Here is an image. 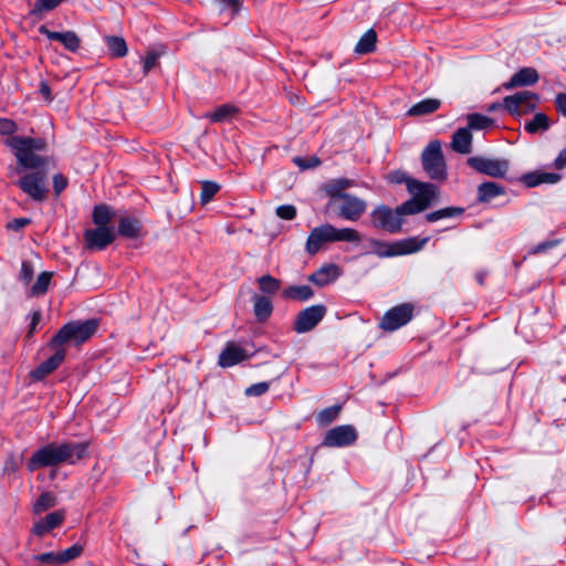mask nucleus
I'll return each instance as SVG.
<instances>
[{
	"mask_svg": "<svg viewBox=\"0 0 566 566\" xmlns=\"http://www.w3.org/2000/svg\"><path fill=\"white\" fill-rule=\"evenodd\" d=\"M85 453V446L82 443L48 444L36 452L28 461V469L35 471L45 467L57 465L63 462L74 463Z\"/></svg>",
	"mask_w": 566,
	"mask_h": 566,
	"instance_id": "obj_1",
	"label": "nucleus"
},
{
	"mask_svg": "<svg viewBox=\"0 0 566 566\" xmlns=\"http://www.w3.org/2000/svg\"><path fill=\"white\" fill-rule=\"evenodd\" d=\"M361 239V234L356 229H338L331 223H323L311 230L305 243V250L310 255H315L329 243H358Z\"/></svg>",
	"mask_w": 566,
	"mask_h": 566,
	"instance_id": "obj_2",
	"label": "nucleus"
},
{
	"mask_svg": "<svg viewBox=\"0 0 566 566\" xmlns=\"http://www.w3.org/2000/svg\"><path fill=\"white\" fill-rule=\"evenodd\" d=\"M6 145L12 148L19 164L25 168H39L45 164V159L34 154L43 150L46 143L42 138L12 136L6 140Z\"/></svg>",
	"mask_w": 566,
	"mask_h": 566,
	"instance_id": "obj_3",
	"label": "nucleus"
},
{
	"mask_svg": "<svg viewBox=\"0 0 566 566\" xmlns=\"http://www.w3.org/2000/svg\"><path fill=\"white\" fill-rule=\"evenodd\" d=\"M96 329L97 322L95 319L67 323L51 339L50 347L60 348L66 344L81 345L90 339Z\"/></svg>",
	"mask_w": 566,
	"mask_h": 566,
	"instance_id": "obj_4",
	"label": "nucleus"
},
{
	"mask_svg": "<svg viewBox=\"0 0 566 566\" xmlns=\"http://www.w3.org/2000/svg\"><path fill=\"white\" fill-rule=\"evenodd\" d=\"M423 170L431 179L443 180L447 178V164L442 153L441 142L431 140L421 154Z\"/></svg>",
	"mask_w": 566,
	"mask_h": 566,
	"instance_id": "obj_5",
	"label": "nucleus"
},
{
	"mask_svg": "<svg viewBox=\"0 0 566 566\" xmlns=\"http://www.w3.org/2000/svg\"><path fill=\"white\" fill-rule=\"evenodd\" d=\"M370 221L374 228L389 233H398L403 222L398 207L394 210L386 205H379L371 211Z\"/></svg>",
	"mask_w": 566,
	"mask_h": 566,
	"instance_id": "obj_6",
	"label": "nucleus"
},
{
	"mask_svg": "<svg viewBox=\"0 0 566 566\" xmlns=\"http://www.w3.org/2000/svg\"><path fill=\"white\" fill-rule=\"evenodd\" d=\"M332 200L338 202V216L349 221H357L366 211V202L346 192L332 195Z\"/></svg>",
	"mask_w": 566,
	"mask_h": 566,
	"instance_id": "obj_7",
	"label": "nucleus"
},
{
	"mask_svg": "<svg viewBox=\"0 0 566 566\" xmlns=\"http://www.w3.org/2000/svg\"><path fill=\"white\" fill-rule=\"evenodd\" d=\"M467 163L475 171L493 178H504L510 168V163L506 159H493L482 156L470 157Z\"/></svg>",
	"mask_w": 566,
	"mask_h": 566,
	"instance_id": "obj_8",
	"label": "nucleus"
},
{
	"mask_svg": "<svg viewBox=\"0 0 566 566\" xmlns=\"http://www.w3.org/2000/svg\"><path fill=\"white\" fill-rule=\"evenodd\" d=\"M413 315V306L405 303L389 310L380 322V327L385 331H396L406 325Z\"/></svg>",
	"mask_w": 566,
	"mask_h": 566,
	"instance_id": "obj_9",
	"label": "nucleus"
},
{
	"mask_svg": "<svg viewBox=\"0 0 566 566\" xmlns=\"http://www.w3.org/2000/svg\"><path fill=\"white\" fill-rule=\"evenodd\" d=\"M18 185L23 192L35 201H44L48 197L45 176L41 172L27 174L20 178Z\"/></svg>",
	"mask_w": 566,
	"mask_h": 566,
	"instance_id": "obj_10",
	"label": "nucleus"
},
{
	"mask_svg": "<svg viewBox=\"0 0 566 566\" xmlns=\"http://www.w3.org/2000/svg\"><path fill=\"white\" fill-rule=\"evenodd\" d=\"M326 306L313 305L301 311L294 322V329L302 334L312 331L325 316Z\"/></svg>",
	"mask_w": 566,
	"mask_h": 566,
	"instance_id": "obj_11",
	"label": "nucleus"
},
{
	"mask_svg": "<svg viewBox=\"0 0 566 566\" xmlns=\"http://www.w3.org/2000/svg\"><path fill=\"white\" fill-rule=\"evenodd\" d=\"M115 238V231L108 227L87 229L84 232L85 248L88 250H104Z\"/></svg>",
	"mask_w": 566,
	"mask_h": 566,
	"instance_id": "obj_12",
	"label": "nucleus"
},
{
	"mask_svg": "<svg viewBox=\"0 0 566 566\" xmlns=\"http://www.w3.org/2000/svg\"><path fill=\"white\" fill-rule=\"evenodd\" d=\"M357 439L356 429L353 426H337L328 430L324 437L323 444L326 447H346Z\"/></svg>",
	"mask_w": 566,
	"mask_h": 566,
	"instance_id": "obj_13",
	"label": "nucleus"
},
{
	"mask_svg": "<svg viewBox=\"0 0 566 566\" xmlns=\"http://www.w3.org/2000/svg\"><path fill=\"white\" fill-rule=\"evenodd\" d=\"M538 96L530 91L517 92L503 98V106L512 115H518L522 107L534 109L536 107Z\"/></svg>",
	"mask_w": 566,
	"mask_h": 566,
	"instance_id": "obj_14",
	"label": "nucleus"
},
{
	"mask_svg": "<svg viewBox=\"0 0 566 566\" xmlns=\"http://www.w3.org/2000/svg\"><path fill=\"white\" fill-rule=\"evenodd\" d=\"M407 189L420 205H426V209L438 197V188L432 184L421 182L416 179L406 180Z\"/></svg>",
	"mask_w": 566,
	"mask_h": 566,
	"instance_id": "obj_15",
	"label": "nucleus"
},
{
	"mask_svg": "<svg viewBox=\"0 0 566 566\" xmlns=\"http://www.w3.org/2000/svg\"><path fill=\"white\" fill-rule=\"evenodd\" d=\"M53 356L41 363L34 370L30 373V377L34 381L43 380L48 375L52 374L63 363L65 358V350L62 348H54Z\"/></svg>",
	"mask_w": 566,
	"mask_h": 566,
	"instance_id": "obj_16",
	"label": "nucleus"
},
{
	"mask_svg": "<svg viewBox=\"0 0 566 566\" xmlns=\"http://www.w3.org/2000/svg\"><path fill=\"white\" fill-rule=\"evenodd\" d=\"M39 32L46 35L50 40L62 43L71 52H76L80 49L81 39L74 31L55 32L49 30L45 25H41Z\"/></svg>",
	"mask_w": 566,
	"mask_h": 566,
	"instance_id": "obj_17",
	"label": "nucleus"
},
{
	"mask_svg": "<svg viewBox=\"0 0 566 566\" xmlns=\"http://www.w3.org/2000/svg\"><path fill=\"white\" fill-rule=\"evenodd\" d=\"M539 75L534 67H522L518 70L510 81L502 84L506 91L521 86H531L538 82Z\"/></svg>",
	"mask_w": 566,
	"mask_h": 566,
	"instance_id": "obj_18",
	"label": "nucleus"
},
{
	"mask_svg": "<svg viewBox=\"0 0 566 566\" xmlns=\"http://www.w3.org/2000/svg\"><path fill=\"white\" fill-rule=\"evenodd\" d=\"M248 357L249 355L244 348L230 342L219 355V365L221 367H231L243 361Z\"/></svg>",
	"mask_w": 566,
	"mask_h": 566,
	"instance_id": "obj_19",
	"label": "nucleus"
},
{
	"mask_svg": "<svg viewBox=\"0 0 566 566\" xmlns=\"http://www.w3.org/2000/svg\"><path fill=\"white\" fill-rule=\"evenodd\" d=\"M340 274L339 266L336 264H325L308 276V281L318 286H325L334 282Z\"/></svg>",
	"mask_w": 566,
	"mask_h": 566,
	"instance_id": "obj_20",
	"label": "nucleus"
},
{
	"mask_svg": "<svg viewBox=\"0 0 566 566\" xmlns=\"http://www.w3.org/2000/svg\"><path fill=\"white\" fill-rule=\"evenodd\" d=\"M451 148L459 154L472 151V134L469 128H459L452 136Z\"/></svg>",
	"mask_w": 566,
	"mask_h": 566,
	"instance_id": "obj_21",
	"label": "nucleus"
},
{
	"mask_svg": "<svg viewBox=\"0 0 566 566\" xmlns=\"http://www.w3.org/2000/svg\"><path fill=\"white\" fill-rule=\"evenodd\" d=\"M64 517L65 514L63 511L49 513L43 520L34 524L33 533L43 536L45 533L57 527L64 521Z\"/></svg>",
	"mask_w": 566,
	"mask_h": 566,
	"instance_id": "obj_22",
	"label": "nucleus"
},
{
	"mask_svg": "<svg viewBox=\"0 0 566 566\" xmlns=\"http://www.w3.org/2000/svg\"><path fill=\"white\" fill-rule=\"evenodd\" d=\"M429 241V238H408L400 241L395 242V256L411 254L420 251Z\"/></svg>",
	"mask_w": 566,
	"mask_h": 566,
	"instance_id": "obj_23",
	"label": "nucleus"
},
{
	"mask_svg": "<svg viewBox=\"0 0 566 566\" xmlns=\"http://www.w3.org/2000/svg\"><path fill=\"white\" fill-rule=\"evenodd\" d=\"M441 106V101L438 98H426L415 104L407 112L408 116L417 117L434 113Z\"/></svg>",
	"mask_w": 566,
	"mask_h": 566,
	"instance_id": "obj_24",
	"label": "nucleus"
},
{
	"mask_svg": "<svg viewBox=\"0 0 566 566\" xmlns=\"http://www.w3.org/2000/svg\"><path fill=\"white\" fill-rule=\"evenodd\" d=\"M118 233L128 239H137L142 233L140 222L134 218L123 217L119 219Z\"/></svg>",
	"mask_w": 566,
	"mask_h": 566,
	"instance_id": "obj_25",
	"label": "nucleus"
},
{
	"mask_svg": "<svg viewBox=\"0 0 566 566\" xmlns=\"http://www.w3.org/2000/svg\"><path fill=\"white\" fill-rule=\"evenodd\" d=\"M505 193V189L494 181L483 182L478 187V200L489 202Z\"/></svg>",
	"mask_w": 566,
	"mask_h": 566,
	"instance_id": "obj_26",
	"label": "nucleus"
},
{
	"mask_svg": "<svg viewBox=\"0 0 566 566\" xmlns=\"http://www.w3.org/2000/svg\"><path fill=\"white\" fill-rule=\"evenodd\" d=\"M314 295V292L310 285H291L284 289L282 296L284 298L305 302Z\"/></svg>",
	"mask_w": 566,
	"mask_h": 566,
	"instance_id": "obj_27",
	"label": "nucleus"
},
{
	"mask_svg": "<svg viewBox=\"0 0 566 566\" xmlns=\"http://www.w3.org/2000/svg\"><path fill=\"white\" fill-rule=\"evenodd\" d=\"M253 310L256 319L259 322H264L270 317L273 311V305L269 297L255 295L253 297Z\"/></svg>",
	"mask_w": 566,
	"mask_h": 566,
	"instance_id": "obj_28",
	"label": "nucleus"
},
{
	"mask_svg": "<svg viewBox=\"0 0 566 566\" xmlns=\"http://www.w3.org/2000/svg\"><path fill=\"white\" fill-rule=\"evenodd\" d=\"M104 40L113 57H123L127 54L128 49L124 38L107 35Z\"/></svg>",
	"mask_w": 566,
	"mask_h": 566,
	"instance_id": "obj_29",
	"label": "nucleus"
},
{
	"mask_svg": "<svg viewBox=\"0 0 566 566\" xmlns=\"http://www.w3.org/2000/svg\"><path fill=\"white\" fill-rule=\"evenodd\" d=\"M377 42V34L373 29L365 32L355 46V52L358 54H367L375 50Z\"/></svg>",
	"mask_w": 566,
	"mask_h": 566,
	"instance_id": "obj_30",
	"label": "nucleus"
},
{
	"mask_svg": "<svg viewBox=\"0 0 566 566\" xmlns=\"http://www.w3.org/2000/svg\"><path fill=\"white\" fill-rule=\"evenodd\" d=\"M238 113V108L231 104H223L218 106L212 113L206 115L212 123H222Z\"/></svg>",
	"mask_w": 566,
	"mask_h": 566,
	"instance_id": "obj_31",
	"label": "nucleus"
},
{
	"mask_svg": "<svg viewBox=\"0 0 566 566\" xmlns=\"http://www.w3.org/2000/svg\"><path fill=\"white\" fill-rule=\"evenodd\" d=\"M369 245L371 248V253L379 258L395 256V243L390 244L378 239H370Z\"/></svg>",
	"mask_w": 566,
	"mask_h": 566,
	"instance_id": "obj_32",
	"label": "nucleus"
},
{
	"mask_svg": "<svg viewBox=\"0 0 566 566\" xmlns=\"http://www.w3.org/2000/svg\"><path fill=\"white\" fill-rule=\"evenodd\" d=\"M549 126V118L544 113H536L532 120L525 125V130L530 134H536L539 130H547Z\"/></svg>",
	"mask_w": 566,
	"mask_h": 566,
	"instance_id": "obj_33",
	"label": "nucleus"
},
{
	"mask_svg": "<svg viewBox=\"0 0 566 566\" xmlns=\"http://www.w3.org/2000/svg\"><path fill=\"white\" fill-rule=\"evenodd\" d=\"M463 208L448 207L426 214L428 222H436L446 218H454L463 213Z\"/></svg>",
	"mask_w": 566,
	"mask_h": 566,
	"instance_id": "obj_34",
	"label": "nucleus"
},
{
	"mask_svg": "<svg viewBox=\"0 0 566 566\" xmlns=\"http://www.w3.org/2000/svg\"><path fill=\"white\" fill-rule=\"evenodd\" d=\"M56 497L52 492H43L33 505V511L36 514L43 513L46 510L55 506Z\"/></svg>",
	"mask_w": 566,
	"mask_h": 566,
	"instance_id": "obj_35",
	"label": "nucleus"
},
{
	"mask_svg": "<svg viewBox=\"0 0 566 566\" xmlns=\"http://www.w3.org/2000/svg\"><path fill=\"white\" fill-rule=\"evenodd\" d=\"M259 287L268 294L276 293L281 287V281L272 275H262L258 279Z\"/></svg>",
	"mask_w": 566,
	"mask_h": 566,
	"instance_id": "obj_36",
	"label": "nucleus"
},
{
	"mask_svg": "<svg viewBox=\"0 0 566 566\" xmlns=\"http://www.w3.org/2000/svg\"><path fill=\"white\" fill-rule=\"evenodd\" d=\"M113 217V212L106 206H96L93 211V221L97 227H107Z\"/></svg>",
	"mask_w": 566,
	"mask_h": 566,
	"instance_id": "obj_37",
	"label": "nucleus"
},
{
	"mask_svg": "<svg viewBox=\"0 0 566 566\" xmlns=\"http://www.w3.org/2000/svg\"><path fill=\"white\" fill-rule=\"evenodd\" d=\"M220 190V186L217 182L205 180L201 182L200 202L207 205Z\"/></svg>",
	"mask_w": 566,
	"mask_h": 566,
	"instance_id": "obj_38",
	"label": "nucleus"
},
{
	"mask_svg": "<svg viewBox=\"0 0 566 566\" xmlns=\"http://www.w3.org/2000/svg\"><path fill=\"white\" fill-rule=\"evenodd\" d=\"M340 406H332L316 415V421L321 426H327L332 423L339 415Z\"/></svg>",
	"mask_w": 566,
	"mask_h": 566,
	"instance_id": "obj_39",
	"label": "nucleus"
},
{
	"mask_svg": "<svg viewBox=\"0 0 566 566\" xmlns=\"http://www.w3.org/2000/svg\"><path fill=\"white\" fill-rule=\"evenodd\" d=\"M492 119L481 115L479 113H473L468 116V128L469 129H484L492 125Z\"/></svg>",
	"mask_w": 566,
	"mask_h": 566,
	"instance_id": "obj_40",
	"label": "nucleus"
},
{
	"mask_svg": "<svg viewBox=\"0 0 566 566\" xmlns=\"http://www.w3.org/2000/svg\"><path fill=\"white\" fill-rule=\"evenodd\" d=\"M52 279L51 272H42L38 279L36 282L31 287V292L33 295H42L48 291V287L50 285Z\"/></svg>",
	"mask_w": 566,
	"mask_h": 566,
	"instance_id": "obj_41",
	"label": "nucleus"
},
{
	"mask_svg": "<svg viewBox=\"0 0 566 566\" xmlns=\"http://www.w3.org/2000/svg\"><path fill=\"white\" fill-rule=\"evenodd\" d=\"M426 210V205H420L415 198H411L398 207L400 216L416 214Z\"/></svg>",
	"mask_w": 566,
	"mask_h": 566,
	"instance_id": "obj_42",
	"label": "nucleus"
},
{
	"mask_svg": "<svg viewBox=\"0 0 566 566\" xmlns=\"http://www.w3.org/2000/svg\"><path fill=\"white\" fill-rule=\"evenodd\" d=\"M83 552V546L80 544H74L71 547L59 553L61 564L67 563L70 560L78 557Z\"/></svg>",
	"mask_w": 566,
	"mask_h": 566,
	"instance_id": "obj_43",
	"label": "nucleus"
},
{
	"mask_svg": "<svg viewBox=\"0 0 566 566\" xmlns=\"http://www.w3.org/2000/svg\"><path fill=\"white\" fill-rule=\"evenodd\" d=\"M160 53L156 51H149L143 60L144 74H148L158 64Z\"/></svg>",
	"mask_w": 566,
	"mask_h": 566,
	"instance_id": "obj_44",
	"label": "nucleus"
},
{
	"mask_svg": "<svg viewBox=\"0 0 566 566\" xmlns=\"http://www.w3.org/2000/svg\"><path fill=\"white\" fill-rule=\"evenodd\" d=\"M270 388V382L262 381L258 384H253L250 387H248L244 391V394L249 397H259L264 395Z\"/></svg>",
	"mask_w": 566,
	"mask_h": 566,
	"instance_id": "obj_45",
	"label": "nucleus"
},
{
	"mask_svg": "<svg viewBox=\"0 0 566 566\" xmlns=\"http://www.w3.org/2000/svg\"><path fill=\"white\" fill-rule=\"evenodd\" d=\"M276 214L284 220H293L296 217V208L292 205H283L276 208Z\"/></svg>",
	"mask_w": 566,
	"mask_h": 566,
	"instance_id": "obj_46",
	"label": "nucleus"
},
{
	"mask_svg": "<svg viewBox=\"0 0 566 566\" xmlns=\"http://www.w3.org/2000/svg\"><path fill=\"white\" fill-rule=\"evenodd\" d=\"M63 0H36L34 12L50 11L56 8Z\"/></svg>",
	"mask_w": 566,
	"mask_h": 566,
	"instance_id": "obj_47",
	"label": "nucleus"
},
{
	"mask_svg": "<svg viewBox=\"0 0 566 566\" xmlns=\"http://www.w3.org/2000/svg\"><path fill=\"white\" fill-rule=\"evenodd\" d=\"M36 560L45 564L61 565L59 553H43L34 557Z\"/></svg>",
	"mask_w": 566,
	"mask_h": 566,
	"instance_id": "obj_48",
	"label": "nucleus"
},
{
	"mask_svg": "<svg viewBox=\"0 0 566 566\" xmlns=\"http://www.w3.org/2000/svg\"><path fill=\"white\" fill-rule=\"evenodd\" d=\"M17 124L8 118H0V134L12 135L17 132Z\"/></svg>",
	"mask_w": 566,
	"mask_h": 566,
	"instance_id": "obj_49",
	"label": "nucleus"
},
{
	"mask_svg": "<svg viewBox=\"0 0 566 566\" xmlns=\"http://www.w3.org/2000/svg\"><path fill=\"white\" fill-rule=\"evenodd\" d=\"M32 277H33V266H32L31 262L23 261L21 264L20 279L24 283L28 284L31 282Z\"/></svg>",
	"mask_w": 566,
	"mask_h": 566,
	"instance_id": "obj_50",
	"label": "nucleus"
},
{
	"mask_svg": "<svg viewBox=\"0 0 566 566\" xmlns=\"http://www.w3.org/2000/svg\"><path fill=\"white\" fill-rule=\"evenodd\" d=\"M67 186V179L61 175L57 174L53 177V188L56 196H59Z\"/></svg>",
	"mask_w": 566,
	"mask_h": 566,
	"instance_id": "obj_51",
	"label": "nucleus"
},
{
	"mask_svg": "<svg viewBox=\"0 0 566 566\" xmlns=\"http://www.w3.org/2000/svg\"><path fill=\"white\" fill-rule=\"evenodd\" d=\"M522 181L527 187H536V186L541 185L539 172H532V174L524 175L522 177Z\"/></svg>",
	"mask_w": 566,
	"mask_h": 566,
	"instance_id": "obj_52",
	"label": "nucleus"
},
{
	"mask_svg": "<svg viewBox=\"0 0 566 566\" xmlns=\"http://www.w3.org/2000/svg\"><path fill=\"white\" fill-rule=\"evenodd\" d=\"M557 243H558L557 240L542 242V243L535 245L534 248H532L531 253L537 254V253L545 252L548 249L554 248Z\"/></svg>",
	"mask_w": 566,
	"mask_h": 566,
	"instance_id": "obj_53",
	"label": "nucleus"
},
{
	"mask_svg": "<svg viewBox=\"0 0 566 566\" xmlns=\"http://www.w3.org/2000/svg\"><path fill=\"white\" fill-rule=\"evenodd\" d=\"M541 184H556L560 180L562 176L555 172H539Z\"/></svg>",
	"mask_w": 566,
	"mask_h": 566,
	"instance_id": "obj_54",
	"label": "nucleus"
},
{
	"mask_svg": "<svg viewBox=\"0 0 566 566\" xmlns=\"http://www.w3.org/2000/svg\"><path fill=\"white\" fill-rule=\"evenodd\" d=\"M555 106L557 111L566 117V93L557 94L555 98Z\"/></svg>",
	"mask_w": 566,
	"mask_h": 566,
	"instance_id": "obj_55",
	"label": "nucleus"
},
{
	"mask_svg": "<svg viewBox=\"0 0 566 566\" xmlns=\"http://www.w3.org/2000/svg\"><path fill=\"white\" fill-rule=\"evenodd\" d=\"M29 223L30 220L27 218L14 219L12 222L9 223V228H11L14 231H19Z\"/></svg>",
	"mask_w": 566,
	"mask_h": 566,
	"instance_id": "obj_56",
	"label": "nucleus"
},
{
	"mask_svg": "<svg viewBox=\"0 0 566 566\" xmlns=\"http://www.w3.org/2000/svg\"><path fill=\"white\" fill-rule=\"evenodd\" d=\"M41 321V313L40 312H34L32 314V321H31V324H30V329L28 332V337H31L33 335V333L35 332V328L38 326V324L40 323Z\"/></svg>",
	"mask_w": 566,
	"mask_h": 566,
	"instance_id": "obj_57",
	"label": "nucleus"
},
{
	"mask_svg": "<svg viewBox=\"0 0 566 566\" xmlns=\"http://www.w3.org/2000/svg\"><path fill=\"white\" fill-rule=\"evenodd\" d=\"M554 166L556 169H563L566 167V147L562 149V151L558 154L557 158L555 159Z\"/></svg>",
	"mask_w": 566,
	"mask_h": 566,
	"instance_id": "obj_58",
	"label": "nucleus"
},
{
	"mask_svg": "<svg viewBox=\"0 0 566 566\" xmlns=\"http://www.w3.org/2000/svg\"><path fill=\"white\" fill-rule=\"evenodd\" d=\"M40 93L48 102L53 99L51 88L46 83H41Z\"/></svg>",
	"mask_w": 566,
	"mask_h": 566,
	"instance_id": "obj_59",
	"label": "nucleus"
},
{
	"mask_svg": "<svg viewBox=\"0 0 566 566\" xmlns=\"http://www.w3.org/2000/svg\"><path fill=\"white\" fill-rule=\"evenodd\" d=\"M222 2H224L227 6L233 8V11L234 12H238L239 11V8H240V0H221Z\"/></svg>",
	"mask_w": 566,
	"mask_h": 566,
	"instance_id": "obj_60",
	"label": "nucleus"
},
{
	"mask_svg": "<svg viewBox=\"0 0 566 566\" xmlns=\"http://www.w3.org/2000/svg\"><path fill=\"white\" fill-rule=\"evenodd\" d=\"M294 163L303 169L312 168V166H310V161L300 157L294 158Z\"/></svg>",
	"mask_w": 566,
	"mask_h": 566,
	"instance_id": "obj_61",
	"label": "nucleus"
},
{
	"mask_svg": "<svg viewBox=\"0 0 566 566\" xmlns=\"http://www.w3.org/2000/svg\"><path fill=\"white\" fill-rule=\"evenodd\" d=\"M488 275L486 271H480L475 274V279L480 285H484L485 277Z\"/></svg>",
	"mask_w": 566,
	"mask_h": 566,
	"instance_id": "obj_62",
	"label": "nucleus"
},
{
	"mask_svg": "<svg viewBox=\"0 0 566 566\" xmlns=\"http://www.w3.org/2000/svg\"><path fill=\"white\" fill-rule=\"evenodd\" d=\"M407 179H408V178H403L402 176L400 177L398 174H395V175H392V177H391V181H392V182H398V184H399V182H402V181H405V182H406V180H407Z\"/></svg>",
	"mask_w": 566,
	"mask_h": 566,
	"instance_id": "obj_63",
	"label": "nucleus"
},
{
	"mask_svg": "<svg viewBox=\"0 0 566 566\" xmlns=\"http://www.w3.org/2000/svg\"><path fill=\"white\" fill-rule=\"evenodd\" d=\"M318 164H319V160H318V159H316V158H315V159H312V160L310 161V166H312V167H316Z\"/></svg>",
	"mask_w": 566,
	"mask_h": 566,
	"instance_id": "obj_64",
	"label": "nucleus"
}]
</instances>
